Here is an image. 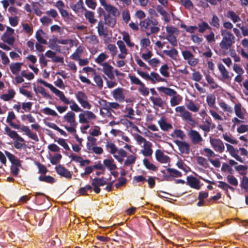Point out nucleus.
Returning a JSON list of instances; mask_svg holds the SVG:
<instances>
[{"mask_svg": "<svg viewBox=\"0 0 248 248\" xmlns=\"http://www.w3.org/2000/svg\"><path fill=\"white\" fill-rule=\"evenodd\" d=\"M106 184L107 181L103 177L101 178L95 177L92 181V186H93V191L97 194L100 192L99 186H103Z\"/></svg>", "mask_w": 248, "mask_h": 248, "instance_id": "obj_5", "label": "nucleus"}, {"mask_svg": "<svg viewBox=\"0 0 248 248\" xmlns=\"http://www.w3.org/2000/svg\"><path fill=\"white\" fill-rule=\"evenodd\" d=\"M49 43V47L50 48L55 49L59 52H61L60 46L56 44L57 43V41H56V37H54L53 38L50 39Z\"/></svg>", "mask_w": 248, "mask_h": 248, "instance_id": "obj_36", "label": "nucleus"}, {"mask_svg": "<svg viewBox=\"0 0 248 248\" xmlns=\"http://www.w3.org/2000/svg\"><path fill=\"white\" fill-rule=\"evenodd\" d=\"M139 91L144 96H147L149 93L148 88L145 87L143 83L140 86Z\"/></svg>", "mask_w": 248, "mask_h": 248, "instance_id": "obj_64", "label": "nucleus"}, {"mask_svg": "<svg viewBox=\"0 0 248 248\" xmlns=\"http://www.w3.org/2000/svg\"><path fill=\"white\" fill-rule=\"evenodd\" d=\"M210 143L214 148V150L220 153H222L224 150V145L220 139H210Z\"/></svg>", "mask_w": 248, "mask_h": 248, "instance_id": "obj_7", "label": "nucleus"}, {"mask_svg": "<svg viewBox=\"0 0 248 248\" xmlns=\"http://www.w3.org/2000/svg\"><path fill=\"white\" fill-rule=\"evenodd\" d=\"M117 45H118L121 52L122 53H127V50L123 41L121 40L118 41L117 42Z\"/></svg>", "mask_w": 248, "mask_h": 248, "instance_id": "obj_59", "label": "nucleus"}, {"mask_svg": "<svg viewBox=\"0 0 248 248\" xmlns=\"http://www.w3.org/2000/svg\"><path fill=\"white\" fill-rule=\"evenodd\" d=\"M35 164L38 168L39 173L42 174H45L47 172V170L44 165H43L38 162H36Z\"/></svg>", "mask_w": 248, "mask_h": 248, "instance_id": "obj_58", "label": "nucleus"}, {"mask_svg": "<svg viewBox=\"0 0 248 248\" xmlns=\"http://www.w3.org/2000/svg\"><path fill=\"white\" fill-rule=\"evenodd\" d=\"M158 25L157 20L152 17L147 18L140 23L141 30L145 31L147 36L156 34L160 31Z\"/></svg>", "mask_w": 248, "mask_h": 248, "instance_id": "obj_1", "label": "nucleus"}, {"mask_svg": "<svg viewBox=\"0 0 248 248\" xmlns=\"http://www.w3.org/2000/svg\"><path fill=\"white\" fill-rule=\"evenodd\" d=\"M234 112L236 115L240 119H243L244 113L242 110V105L240 103H238L234 106Z\"/></svg>", "mask_w": 248, "mask_h": 248, "instance_id": "obj_35", "label": "nucleus"}, {"mask_svg": "<svg viewBox=\"0 0 248 248\" xmlns=\"http://www.w3.org/2000/svg\"><path fill=\"white\" fill-rule=\"evenodd\" d=\"M227 17L231 19L233 23H236L241 20L239 16L233 11H229L227 13Z\"/></svg>", "mask_w": 248, "mask_h": 248, "instance_id": "obj_32", "label": "nucleus"}, {"mask_svg": "<svg viewBox=\"0 0 248 248\" xmlns=\"http://www.w3.org/2000/svg\"><path fill=\"white\" fill-rule=\"evenodd\" d=\"M84 16L90 23L93 24L96 22V19L94 18V14L93 12L86 11V12L84 14Z\"/></svg>", "mask_w": 248, "mask_h": 248, "instance_id": "obj_37", "label": "nucleus"}, {"mask_svg": "<svg viewBox=\"0 0 248 248\" xmlns=\"http://www.w3.org/2000/svg\"><path fill=\"white\" fill-rule=\"evenodd\" d=\"M4 130L5 132V134H6L11 139H16L20 142H24L25 140L23 138L20 137L16 131L12 130L8 126L4 128Z\"/></svg>", "mask_w": 248, "mask_h": 248, "instance_id": "obj_11", "label": "nucleus"}, {"mask_svg": "<svg viewBox=\"0 0 248 248\" xmlns=\"http://www.w3.org/2000/svg\"><path fill=\"white\" fill-rule=\"evenodd\" d=\"M143 164L147 169L153 171H156L157 170V167L153 164L151 163L147 158H144Z\"/></svg>", "mask_w": 248, "mask_h": 248, "instance_id": "obj_40", "label": "nucleus"}, {"mask_svg": "<svg viewBox=\"0 0 248 248\" xmlns=\"http://www.w3.org/2000/svg\"><path fill=\"white\" fill-rule=\"evenodd\" d=\"M150 100L152 102L154 108H155L156 107L162 108L164 104L165 103V102L160 97L158 96L156 97L151 96Z\"/></svg>", "mask_w": 248, "mask_h": 248, "instance_id": "obj_19", "label": "nucleus"}, {"mask_svg": "<svg viewBox=\"0 0 248 248\" xmlns=\"http://www.w3.org/2000/svg\"><path fill=\"white\" fill-rule=\"evenodd\" d=\"M41 111L44 114L47 115H50L52 116H58L57 113L54 110H53L48 107L45 108Z\"/></svg>", "mask_w": 248, "mask_h": 248, "instance_id": "obj_49", "label": "nucleus"}, {"mask_svg": "<svg viewBox=\"0 0 248 248\" xmlns=\"http://www.w3.org/2000/svg\"><path fill=\"white\" fill-rule=\"evenodd\" d=\"M165 38L172 46H177V41L174 35H167Z\"/></svg>", "mask_w": 248, "mask_h": 248, "instance_id": "obj_50", "label": "nucleus"}, {"mask_svg": "<svg viewBox=\"0 0 248 248\" xmlns=\"http://www.w3.org/2000/svg\"><path fill=\"white\" fill-rule=\"evenodd\" d=\"M182 100V97L176 93V95H173L170 99V104L171 107H174L180 104Z\"/></svg>", "mask_w": 248, "mask_h": 248, "instance_id": "obj_31", "label": "nucleus"}, {"mask_svg": "<svg viewBox=\"0 0 248 248\" xmlns=\"http://www.w3.org/2000/svg\"><path fill=\"white\" fill-rule=\"evenodd\" d=\"M76 97L79 103L85 100H88L87 95L82 91H78L76 94Z\"/></svg>", "mask_w": 248, "mask_h": 248, "instance_id": "obj_46", "label": "nucleus"}, {"mask_svg": "<svg viewBox=\"0 0 248 248\" xmlns=\"http://www.w3.org/2000/svg\"><path fill=\"white\" fill-rule=\"evenodd\" d=\"M186 184L191 188L196 189H199L201 187L200 186V181L196 177L189 176L187 177Z\"/></svg>", "mask_w": 248, "mask_h": 248, "instance_id": "obj_16", "label": "nucleus"}, {"mask_svg": "<svg viewBox=\"0 0 248 248\" xmlns=\"http://www.w3.org/2000/svg\"><path fill=\"white\" fill-rule=\"evenodd\" d=\"M181 2L187 9H191L193 7V4L190 0H181Z\"/></svg>", "mask_w": 248, "mask_h": 248, "instance_id": "obj_62", "label": "nucleus"}, {"mask_svg": "<svg viewBox=\"0 0 248 248\" xmlns=\"http://www.w3.org/2000/svg\"><path fill=\"white\" fill-rule=\"evenodd\" d=\"M93 79L99 89H101L103 86V81L100 76L96 73L94 75Z\"/></svg>", "mask_w": 248, "mask_h": 248, "instance_id": "obj_42", "label": "nucleus"}, {"mask_svg": "<svg viewBox=\"0 0 248 248\" xmlns=\"http://www.w3.org/2000/svg\"><path fill=\"white\" fill-rule=\"evenodd\" d=\"M106 147L107 149H110L109 153L113 155H115L118 151V149L115 145L113 143L109 141H108L106 143Z\"/></svg>", "mask_w": 248, "mask_h": 248, "instance_id": "obj_43", "label": "nucleus"}, {"mask_svg": "<svg viewBox=\"0 0 248 248\" xmlns=\"http://www.w3.org/2000/svg\"><path fill=\"white\" fill-rule=\"evenodd\" d=\"M220 20L219 18L216 15L213 16L211 21H210V24L214 27L218 28L220 26Z\"/></svg>", "mask_w": 248, "mask_h": 248, "instance_id": "obj_47", "label": "nucleus"}, {"mask_svg": "<svg viewBox=\"0 0 248 248\" xmlns=\"http://www.w3.org/2000/svg\"><path fill=\"white\" fill-rule=\"evenodd\" d=\"M102 102L104 103V107L100 109V114L104 113L102 111L104 110L107 111V116L110 117L112 116L111 111H113L112 109H110V107L108 106L109 103L106 100H103Z\"/></svg>", "mask_w": 248, "mask_h": 248, "instance_id": "obj_33", "label": "nucleus"}, {"mask_svg": "<svg viewBox=\"0 0 248 248\" xmlns=\"http://www.w3.org/2000/svg\"><path fill=\"white\" fill-rule=\"evenodd\" d=\"M150 75V78H149L148 80H151L152 83L153 84L155 83L156 82L166 81V79L165 78H161L157 73L152 72L151 73Z\"/></svg>", "mask_w": 248, "mask_h": 248, "instance_id": "obj_25", "label": "nucleus"}, {"mask_svg": "<svg viewBox=\"0 0 248 248\" xmlns=\"http://www.w3.org/2000/svg\"><path fill=\"white\" fill-rule=\"evenodd\" d=\"M240 186L242 189L248 190V178L247 176L243 177Z\"/></svg>", "mask_w": 248, "mask_h": 248, "instance_id": "obj_61", "label": "nucleus"}, {"mask_svg": "<svg viewBox=\"0 0 248 248\" xmlns=\"http://www.w3.org/2000/svg\"><path fill=\"white\" fill-rule=\"evenodd\" d=\"M23 64L22 62L12 63L10 65V68L12 73L14 75H17L20 71L21 66Z\"/></svg>", "mask_w": 248, "mask_h": 248, "instance_id": "obj_28", "label": "nucleus"}, {"mask_svg": "<svg viewBox=\"0 0 248 248\" xmlns=\"http://www.w3.org/2000/svg\"><path fill=\"white\" fill-rule=\"evenodd\" d=\"M218 70L222 76L223 79H228L230 78L229 73L224 65L221 63L218 64Z\"/></svg>", "mask_w": 248, "mask_h": 248, "instance_id": "obj_29", "label": "nucleus"}, {"mask_svg": "<svg viewBox=\"0 0 248 248\" xmlns=\"http://www.w3.org/2000/svg\"><path fill=\"white\" fill-rule=\"evenodd\" d=\"M62 157L60 154H56L54 156L50 159V162L53 165L57 164Z\"/></svg>", "mask_w": 248, "mask_h": 248, "instance_id": "obj_63", "label": "nucleus"}, {"mask_svg": "<svg viewBox=\"0 0 248 248\" xmlns=\"http://www.w3.org/2000/svg\"><path fill=\"white\" fill-rule=\"evenodd\" d=\"M103 164L109 170L112 171L117 169V166L114 163V160L111 157L103 160Z\"/></svg>", "mask_w": 248, "mask_h": 248, "instance_id": "obj_23", "label": "nucleus"}, {"mask_svg": "<svg viewBox=\"0 0 248 248\" xmlns=\"http://www.w3.org/2000/svg\"><path fill=\"white\" fill-rule=\"evenodd\" d=\"M7 93L1 94L0 96V98L5 101H8L11 100L16 94V92L13 89H9Z\"/></svg>", "mask_w": 248, "mask_h": 248, "instance_id": "obj_27", "label": "nucleus"}, {"mask_svg": "<svg viewBox=\"0 0 248 248\" xmlns=\"http://www.w3.org/2000/svg\"><path fill=\"white\" fill-rule=\"evenodd\" d=\"M14 33L15 30L10 27H7L6 31L1 36V40L9 46H13L15 42Z\"/></svg>", "mask_w": 248, "mask_h": 248, "instance_id": "obj_4", "label": "nucleus"}, {"mask_svg": "<svg viewBox=\"0 0 248 248\" xmlns=\"http://www.w3.org/2000/svg\"><path fill=\"white\" fill-rule=\"evenodd\" d=\"M65 121L69 123L71 125L77 126L78 123L76 121V115L73 111L68 112L64 116Z\"/></svg>", "mask_w": 248, "mask_h": 248, "instance_id": "obj_17", "label": "nucleus"}, {"mask_svg": "<svg viewBox=\"0 0 248 248\" xmlns=\"http://www.w3.org/2000/svg\"><path fill=\"white\" fill-rule=\"evenodd\" d=\"M198 27L199 32L200 33H203L207 29L211 30V27L205 21H202L201 23L198 24Z\"/></svg>", "mask_w": 248, "mask_h": 248, "instance_id": "obj_38", "label": "nucleus"}, {"mask_svg": "<svg viewBox=\"0 0 248 248\" xmlns=\"http://www.w3.org/2000/svg\"><path fill=\"white\" fill-rule=\"evenodd\" d=\"M104 16V22L109 27L113 28L116 24V17L120 15L118 8L114 7L107 11Z\"/></svg>", "mask_w": 248, "mask_h": 248, "instance_id": "obj_3", "label": "nucleus"}, {"mask_svg": "<svg viewBox=\"0 0 248 248\" xmlns=\"http://www.w3.org/2000/svg\"><path fill=\"white\" fill-rule=\"evenodd\" d=\"M5 154L12 164V166H21V161L15 155L5 151Z\"/></svg>", "mask_w": 248, "mask_h": 248, "instance_id": "obj_18", "label": "nucleus"}, {"mask_svg": "<svg viewBox=\"0 0 248 248\" xmlns=\"http://www.w3.org/2000/svg\"><path fill=\"white\" fill-rule=\"evenodd\" d=\"M102 66H103V71L104 74L107 75L110 79H114L115 76L112 71L113 67L107 62L102 63Z\"/></svg>", "mask_w": 248, "mask_h": 248, "instance_id": "obj_10", "label": "nucleus"}, {"mask_svg": "<svg viewBox=\"0 0 248 248\" xmlns=\"http://www.w3.org/2000/svg\"><path fill=\"white\" fill-rule=\"evenodd\" d=\"M217 186L222 189L223 190H225L226 193H227L228 192V189H230L232 192L234 191V189L232 186L228 185L226 183L223 181H219Z\"/></svg>", "mask_w": 248, "mask_h": 248, "instance_id": "obj_34", "label": "nucleus"}, {"mask_svg": "<svg viewBox=\"0 0 248 248\" xmlns=\"http://www.w3.org/2000/svg\"><path fill=\"white\" fill-rule=\"evenodd\" d=\"M168 70L169 66L166 64H165L163 65H162L159 69L160 74L166 78H168L170 76V73Z\"/></svg>", "mask_w": 248, "mask_h": 248, "instance_id": "obj_45", "label": "nucleus"}, {"mask_svg": "<svg viewBox=\"0 0 248 248\" xmlns=\"http://www.w3.org/2000/svg\"><path fill=\"white\" fill-rule=\"evenodd\" d=\"M228 182L231 185L234 186H237L238 185V180L237 179L232 175H228L226 177Z\"/></svg>", "mask_w": 248, "mask_h": 248, "instance_id": "obj_52", "label": "nucleus"}, {"mask_svg": "<svg viewBox=\"0 0 248 248\" xmlns=\"http://www.w3.org/2000/svg\"><path fill=\"white\" fill-rule=\"evenodd\" d=\"M156 159L161 163H166L170 161V157L164 155V153L160 150L157 149L155 152Z\"/></svg>", "mask_w": 248, "mask_h": 248, "instance_id": "obj_14", "label": "nucleus"}, {"mask_svg": "<svg viewBox=\"0 0 248 248\" xmlns=\"http://www.w3.org/2000/svg\"><path fill=\"white\" fill-rule=\"evenodd\" d=\"M88 42L92 45H96L99 43L97 36L95 34H92L86 37Z\"/></svg>", "mask_w": 248, "mask_h": 248, "instance_id": "obj_48", "label": "nucleus"}, {"mask_svg": "<svg viewBox=\"0 0 248 248\" xmlns=\"http://www.w3.org/2000/svg\"><path fill=\"white\" fill-rule=\"evenodd\" d=\"M152 144L151 142L148 141L146 144H144V150H141V153L144 156H150L153 154V150L152 149Z\"/></svg>", "mask_w": 248, "mask_h": 248, "instance_id": "obj_22", "label": "nucleus"}, {"mask_svg": "<svg viewBox=\"0 0 248 248\" xmlns=\"http://www.w3.org/2000/svg\"><path fill=\"white\" fill-rule=\"evenodd\" d=\"M157 89L158 91L164 93L166 95H167L170 96H172L173 95L176 94V91H175L174 89L161 86L157 88Z\"/></svg>", "mask_w": 248, "mask_h": 248, "instance_id": "obj_24", "label": "nucleus"}, {"mask_svg": "<svg viewBox=\"0 0 248 248\" xmlns=\"http://www.w3.org/2000/svg\"><path fill=\"white\" fill-rule=\"evenodd\" d=\"M123 39L126 43L128 46L130 47H132L134 46V43L131 42L130 36L128 33L124 32L123 34Z\"/></svg>", "mask_w": 248, "mask_h": 248, "instance_id": "obj_60", "label": "nucleus"}, {"mask_svg": "<svg viewBox=\"0 0 248 248\" xmlns=\"http://www.w3.org/2000/svg\"><path fill=\"white\" fill-rule=\"evenodd\" d=\"M38 180L40 181L45 182L49 184H53L56 181L55 178L51 176H40L38 177Z\"/></svg>", "mask_w": 248, "mask_h": 248, "instance_id": "obj_41", "label": "nucleus"}, {"mask_svg": "<svg viewBox=\"0 0 248 248\" xmlns=\"http://www.w3.org/2000/svg\"><path fill=\"white\" fill-rule=\"evenodd\" d=\"M21 131H24L26 133V134L31 139L38 141L39 140L37 135L35 133H33L28 126H22L20 127Z\"/></svg>", "mask_w": 248, "mask_h": 248, "instance_id": "obj_21", "label": "nucleus"}, {"mask_svg": "<svg viewBox=\"0 0 248 248\" xmlns=\"http://www.w3.org/2000/svg\"><path fill=\"white\" fill-rule=\"evenodd\" d=\"M105 25H106L105 23L102 20L98 22L97 26L96 28L98 34L100 36H103L106 37L108 34L107 27L105 26Z\"/></svg>", "mask_w": 248, "mask_h": 248, "instance_id": "obj_15", "label": "nucleus"}, {"mask_svg": "<svg viewBox=\"0 0 248 248\" xmlns=\"http://www.w3.org/2000/svg\"><path fill=\"white\" fill-rule=\"evenodd\" d=\"M197 163L198 164L203 166L205 168H207L209 166L206 158L202 156H198L197 157Z\"/></svg>", "mask_w": 248, "mask_h": 248, "instance_id": "obj_57", "label": "nucleus"}, {"mask_svg": "<svg viewBox=\"0 0 248 248\" xmlns=\"http://www.w3.org/2000/svg\"><path fill=\"white\" fill-rule=\"evenodd\" d=\"M44 33L42 29H39L36 32L35 37L40 43L46 44V40L44 39L42 36V34Z\"/></svg>", "mask_w": 248, "mask_h": 248, "instance_id": "obj_39", "label": "nucleus"}, {"mask_svg": "<svg viewBox=\"0 0 248 248\" xmlns=\"http://www.w3.org/2000/svg\"><path fill=\"white\" fill-rule=\"evenodd\" d=\"M220 33L222 39L219 43V46L222 49L228 50L234 43L235 37L231 31L226 30H221Z\"/></svg>", "mask_w": 248, "mask_h": 248, "instance_id": "obj_2", "label": "nucleus"}, {"mask_svg": "<svg viewBox=\"0 0 248 248\" xmlns=\"http://www.w3.org/2000/svg\"><path fill=\"white\" fill-rule=\"evenodd\" d=\"M188 136L191 139L193 144H198L202 140V138L199 133L193 129H191L188 132Z\"/></svg>", "mask_w": 248, "mask_h": 248, "instance_id": "obj_13", "label": "nucleus"}, {"mask_svg": "<svg viewBox=\"0 0 248 248\" xmlns=\"http://www.w3.org/2000/svg\"><path fill=\"white\" fill-rule=\"evenodd\" d=\"M92 187L90 185H87L85 186L81 187L79 189V193L83 196L88 195V191L92 192Z\"/></svg>", "mask_w": 248, "mask_h": 248, "instance_id": "obj_44", "label": "nucleus"}, {"mask_svg": "<svg viewBox=\"0 0 248 248\" xmlns=\"http://www.w3.org/2000/svg\"><path fill=\"white\" fill-rule=\"evenodd\" d=\"M57 173L60 176L64 177L67 179H70L72 178V173L68 169L64 167L62 165L56 166L55 168Z\"/></svg>", "mask_w": 248, "mask_h": 248, "instance_id": "obj_6", "label": "nucleus"}, {"mask_svg": "<svg viewBox=\"0 0 248 248\" xmlns=\"http://www.w3.org/2000/svg\"><path fill=\"white\" fill-rule=\"evenodd\" d=\"M123 91V88L121 87H118L114 89L112 92V96L116 100L120 102H124L125 96Z\"/></svg>", "mask_w": 248, "mask_h": 248, "instance_id": "obj_12", "label": "nucleus"}, {"mask_svg": "<svg viewBox=\"0 0 248 248\" xmlns=\"http://www.w3.org/2000/svg\"><path fill=\"white\" fill-rule=\"evenodd\" d=\"M108 56L104 53H101L98 57L95 59L96 63L102 65V62L108 58Z\"/></svg>", "mask_w": 248, "mask_h": 248, "instance_id": "obj_54", "label": "nucleus"}, {"mask_svg": "<svg viewBox=\"0 0 248 248\" xmlns=\"http://www.w3.org/2000/svg\"><path fill=\"white\" fill-rule=\"evenodd\" d=\"M33 90L36 93H38H38H40L41 94H42L44 97H45L46 98H50V95L46 92L45 88L43 87H41V86L38 87V89H37L35 87V86H34L33 87Z\"/></svg>", "mask_w": 248, "mask_h": 248, "instance_id": "obj_51", "label": "nucleus"}, {"mask_svg": "<svg viewBox=\"0 0 248 248\" xmlns=\"http://www.w3.org/2000/svg\"><path fill=\"white\" fill-rule=\"evenodd\" d=\"M48 88L52 92L55 93V95L59 96L61 101L63 102L64 104L68 105L70 103V101L65 97L62 92L59 90L51 84Z\"/></svg>", "mask_w": 248, "mask_h": 248, "instance_id": "obj_8", "label": "nucleus"}, {"mask_svg": "<svg viewBox=\"0 0 248 248\" xmlns=\"http://www.w3.org/2000/svg\"><path fill=\"white\" fill-rule=\"evenodd\" d=\"M163 52L166 55L174 60H176V57L178 54V51L173 47L170 50H164Z\"/></svg>", "mask_w": 248, "mask_h": 248, "instance_id": "obj_30", "label": "nucleus"}, {"mask_svg": "<svg viewBox=\"0 0 248 248\" xmlns=\"http://www.w3.org/2000/svg\"><path fill=\"white\" fill-rule=\"evenodd\" d=\"M226 145L227 146V150L229 152L230 155L237 161L240 162H243V160L242 158L237 155V151L234 149L233 146L229 144H226Z\"/></svg>", "mask_w": 248, "mask_h": 248, "instance_id": "obj_20", "label": "nucleus"}, {"mask_svg": "<svg viewBox=\"0 0 248 248\" xmlns=\"http://www.w3.org/2000/svg\"><path fill=\"white\" fill-rule=\"evenodd\" d=\"M136 160V156L133 155H130L128 156H127V159L125 160L124 162V166H128L131 164H134Z\"/></svg>", "mask_w": 248, "mask_h": 248, "instance_id": "obj_53", "label": "nucleus"}, {"mask_svg": "<svg viewBox=\"0 0 248 248\" xmlns=\"http://www.w3.org/2000/svg\"><path fill=\"white\" fill-rule=\"evenodd\" d=\"M158 124L159 125L160 128L163 131H168L173 128L172 125L170 124L167 123L163 117L161 118V119L158 121Z\"/></svg>", "mask_w": 248, "mask_h": 248, "instance_id": "obj_26", "label": "nucleus"}, {"mask_svg": "<svg viewBox=\"0 0 248 248\" xmlns=\"http://www.w3.org/2000/svg\"><path fill=\"white\" fill-rule=\"evenodd\" d=\"M180 27L185 29L186 32H189L190 33H194L195 30L197 29V27L196 26H190L189 27H187V26L184 23H181Z\"/></svg>", "mask_w": 248, "mask_h": 248, "instance_id": "obj_56", "label": "nucleus"}, {"mask_svg": "<svg viewBox=\"0 0 248 248\" xmlns=\"http://www.w3.org/2000/svg\"><path fill=\"white\" fill-rule=\"evenodd\" d=\"M187 108L190 111L196 112L199 111V107L196 106L192 101H189L186 105Z\"/></svg>", "mask_w": 248, "mask_h": 248, "instance_id": "obj_55", "label": "nucleus"}, {"mask_svg": "<svg viewBox=\"0 0 248 248\" xmlns=\"http://www.w3.org/2000/svg\"><path fill=\"white\" fill-rule=\"evenodd\" d=\"M174 142L178 146L181 154H188L190 152L189 145L185 141L175 140Z\"/></svg>", "mask_w": 248, "mask_h": 248, "instance_id": "obj_9", "label": "nucleus"}]
</instances>
